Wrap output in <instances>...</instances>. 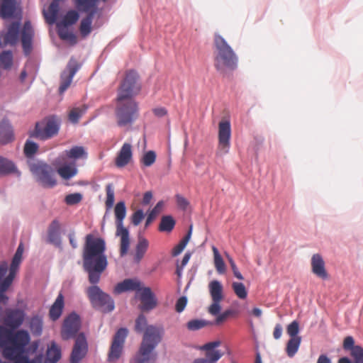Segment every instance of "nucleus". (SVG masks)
Here are the masks:
<instances>
[{
  "label": "nucleus",
  "mask_w": 363,
  "mask_h": 363,
  "mask_svg": "<svg viewBox=\"0 0 363 363\" xmlns=\"http://www.w3.org/2000/svg\"><path fill=\"white\" fill-rule=\"evenodd\" d=\"M15 139L14 130L10 121L4 118L0 121V145H6Z\"/></svg>",
  "instance_id": "17"
},
{
  "label": "nucleus",
  "mask_w": 363,
  "mask_h": 363,
  "mask_svg": "<svg viewBox=\"0 0 363 363\" xmlns=\"http://www.w3.org/2000/svg\"><path fill=\"white\" fill-rule=\"evenodd\" d=\"M13 53L11 50H4L0 54V66L6 70L11 68L13 65Z\"/></svg>",
  "instance_id": "40"
},
{
  "label": "nucleus",
  "mask_w": 363,
  "mask_h": 363,
  "mask_svg": "<svg viewBox=\"0 0 363 363\" xmlns=\"http://www.w3.org/2000/svg\"><path fill=\"white\" fill-rule=\"evenodd\" d=\"M60 121L56 116L48 118L44 122H37L34 130L29 133L30 138L45 140L57 135L60 130Z\"/></svg>",
  "instance_id": "8"
},
{
  "label": "nucleus",
  "mask_w": 363,
  "mask_h": 363,
  "mask_svg": "<svg viewBox=\"0 0 363 363\" xmlns=\"http://www.w3.org/2000/svg\"><path fill=\"white\" fill-rule=\"evenodd\" d=\"M65 156L68 158L79 160L80 158H86L87 153L82 146H74L70 150H67L64 152Z\"/></svg>",
  "instance_id": "36"
},
{
  "label": "nucleus",
  "mask_w": 363,
  "mask_h": 363,
  "mask_svg": "<svg viewBox=\"0 0 363 363\" xmlns=\"http://www.w3.org/2000/svg\"><path fill=\"white\" fill-rule=\"evenodd\" d=\"M20 26V20L13 21L9 25L7 30L4 35V45L14 46L17 44L19 40Z\"/></svg>",
  "instance_id": "19"
},
{
  "label": "nucleus",
  "mask_w": 363,
  "mask_h": 363,
  "mask_svg": "<svg viewBox=\"0 0 363 363\" xmlns=\"http://www.w3.org/2000/svg\"><path fill=\"white\" fill-rule=\"evenodd\" d=\"M79 13L75 10H70L67 12L63 20L61 22H59L58 26H64L65 27H68L74 24L79 19Z\"/></svg>",
  "instance_id": "42"
},
{
  "label": "nucleus",
  "mask_w": 363,
  "mask_h": 363,
  "mask_svg": "<svg viewBox=\"0 0 363 363\" xmlns=\"http://www.w3.org/2000/svg\"><path fill=\"white\" fill-rule=\"evenodd\" d=\"M142 286V282L136 278L125 279L115 286L113 293L121 294L123 292L132 291H135L136 293L140 290Z\"/></svg>",
  "instance_id": "18"
},
{
  "label": "nucleus",
  "mask_w": 363,
  "mask_h": 363,
  "mask_svg": "<svg viewBox=\"0 0 363 363\" xmlns=\"http://www.w3.org/2000/svg\"><path fill=\"white\" fill-rule=\"evenodd\" d=\"M135 298H138L142 304L138 306L142 311H150L157 305L155 294L149 286H142L140 290L135 293Z\"/></svg>",
  "instance_id": "12"
},
{
  "label": "nucleus",
  "mask_w": 363,
  "mask_h": 363,
  "mask_svg": "<svg viewBox=\"0 0 363 363\" xmlns=\"http://www.w3.org/2000/svg\"><path fill=\"white\" fill-rule=\"evenodd\" d=\"M186 247L184 245H183L182 242H179L172 250V255L173 257H177L179 254L182 253V252L184 250V249Z\"/></svg>",
  "instance_id": "60"
},
{
  "label": "nucleus",
  "mask_w": 363,
  "mask_h": 363,
  "mask_svg": "<svg viewBox=\"0 0 363 363\" xmlns=\"http://www.w3.org/2000/svg\"><path fill=\"white\" fill-rule=\"evenodd\" d=\"M80 316L72 312L63 321L61 329V337L63 340L76 338L81 328Z\"/></svg>",
  "instance_id": "9"
},
{
  "label": "nucleus",
  "mask_w": 363,
  "mask_h": 363,
  "mask_svg": "<svg viewBox=\"0 0 363 363\" xmlns=\"http://www.w3.org/2000/svg\"><path fill=\"white\" fill-rule=\"evenodd\" d=\"M16 0H3L0 7V16L4 19L14 17Z\"/></svg>",
  "instance_id": "25"
},
{
  "label": "nucleus",
  "mask_w": 363,
  "mask_h": 363,
  "mask_svg": "<svg viewBox=\"0 0 363 363\" xmlns=\"http://www.w3.org/2000/svg\"><path fill=\"white\" fill-rule=\"evenodd\" d=\"M138 80L137 72L129 70L118 88L115 115L119 127L132 125L139 117L138 104L133 99L140 91Z\"/></svg>",
  "instance_id": "2"
},
{
  "label": "nucleus",
  "mask_w": 363,
  "mask_h": 363,
  "mask_svg": "<svg viewBox=\"0 0 363 363\" xmlns=\"http://www.w3.org/2000/svg\"><path fill=\"white\" fill-rule=\"evenodd\" d=\"M88 106L82 104L79 107L74 108L69 114V119L72 123H77L81 117L86 112Z\"/></svg>",
  "instance_id": "41"
},
{
  "label": "nucleus",
  "mask_w": 363,
  "mask_h": 363,
  "mask_svg": "<svg viewBox=\"0 0 363 363\" xmlns=\"http://www.w3.org/2000/svg\"><path fill=\"white\" fill-rule=\"evenodd\" d=\"M86 16L83 18L80 24V33L82 36L86 37L90 34L91 31V24L94 15L96 13L94 11L86 13Z\"/></svg>",
  "instance_id": "33"
},
{
  "label": "nucleus",
  "mask_w": 363,
  "mask_h": 363,
  "mask_svg": "<svg viewBox=\"0 0 363 363\" xmlns=\"http://www.w3.org/2000/svg\"><path fill=\"white\" fill-rule=\"evenodd\" d=\"M61 349L55 341H52L48 347L45 357V363H57L61 358Z\"/></svg>",
  "instance_id": "28"
},
{
  "label": "nucleus",
  "mask_w": 363,
  "mask_h": 363,
  "mask_svg": "<svg viewBox=\"0 0 363 363\" xmlns=\"http://www.w3.org/2000/svg\"><path fill=\"white\" fill-rule=\"evenodd\" d=\"M232 288L235 295L240 299H245L247 296V291L245 286L242 282L233 281L232 283Z\"/></svg>",
  "instance_id": "47"
},
{
  "label": "nucleus",
  "mask_w": 363,
  "mask_h": 363,
  "mask_svg": "<svg viewBox=\"0 0 363 363\" xmlns=\"http://www.w3.org/2000/svg\"><path fill=\"white\" fill-rule=\"evenodd\" d=\"M68 238L69 243L73 249H76L78 247L77 242L75 238V233L74 230H71L68 234Z\"/></svg>",
  "instance_id": "61"
},
{
  "label": "nucleus",
  "mask_w": 363,
  "mask_h": 363,
  "mask_svg": "<svg viewBox=\"0 0 363 363\" xmlns=\"http://www.w3.org/2000/svg\"><path fill=\"white\" fill-rule=\"evenodd\" d=\"M149 325L145 315L143 313H140L135 321V331L138 334H143Z\"/></svg>",
  "instance_id": "43"
},
{
  "label": "nucleus",
  "mask_w": 363,
  "mask_h": 363,
  "mask_svg": "<svg viewBox=\"0 0 363 363\" xmlns=\"http://www.w3.org/2000/svg\"><path fill=\"white\" fill-rule=\"evenodd\" d=\"M88 351V343L84 333H79L75 338V342L70 356V363H80Z\"/></svg>",
  "instance_id": "14"
},
{
  "label": "nucleus",
  "mask_w": 363,
  "mask_h": 363,
  "mask_svg": "<svg viewBox=\"0 0 363 363\" xmlns=\"http://www.w3.org/2000/svg\"><path fill=\"white\" fill-rule=\"evenodd\" d=\"M156 153L153 150L146 152L142 157L140 162L145 167H150L156 160Z\"/></svg>",
  "instance_id": "50"
},
{
  "label": "nucleus",
  "mask_w": 363,
  "mask_h": 363,
  "mask_svg": "<svg viewBox=\"0 0 363 363\" xmlns=\"http://www.w3.org/2000/svg\"><path fill=\"white\" fill-rule=\"evenodd\" d=\"M39 146L38 143L34 141L27 140L24 145L23 152L27 159L28 165L30 164L33 160H39L35 158V155L38 152Z\"/></svg>",
  "instance_id": "31"
},
{
  "label": "nucleus",
  "mask_w": 363,
  "mask_h": 363,
  "mask_svg": "<svg viewBox=\"0 0 363 363\" xmlns=\"http://www.w3.org/2000/svg\"><path fill=\"white\" fill-rule=\"evenodd\" d=\"M25 317L26 313L23 309L10 308L6 310L4 322L6 327L15 330L23 324Z\"/></svg>",
  "instance_id": "15"
},
{
  "label": "nucleus",
  "mask_w": 363,
  "mask_h": 363,
  "mask_svg": "<svg viewBox=\"0 0 363 363\" xmlns=\"http://www.w3.org/2000/svg\"><path fill=\"white\" fill-rule=\"evenodd\" d=\"M132 157V146L130 143H125L122 145L115 159V164L119 168L124 167L130 162Z\"/></svg>",
  "instance_id": "23"
},
{
  "label": "nucleus",
  "mask_w": 363,
  "mask_h": 363,
  "mask_svg": "<svg viewBox=\"0 0 363 363\" xmlns=\"http://www.w3.org/2000/svg\"><path fill=\"white\" fill-rule=\"evenodd\" d=\"M215 67L219 72L225 68L235 70L238 67V57L227 41L220 35H215Z\"/></svg>",
  "instance_id": "5"
},
{
  "label": "nucleus",
  "mask_w": 363,
  "mask_h": 363,
  "mask_svg": "<svg viewBox=\"0 0 363 363\" xmlns=\"http://www.w3.org/2000/svg\"><path fill=\"white\" fill-rule=\"evenodd\" d=\"M6 272V263H0V303H1L3 304H7L9 301V297L4 294V292L9 289L13 281V279L10 277L3 279Z\"/></svg>",
  "instance_id": "20"
},
{
  "label": "nucleus",
  "mask_w": 363,
  "mask_h": 363,
  "mask_svg": "<svg viewBox=\"0 0 363 363\" xmlns=\"http://www.w3.org/2000/svg\"><path fill=\"white\" fill-rule=\"evenodd\" d=\"M187 297L186 296H181L176 302L175 310L177 313H182L186 308L187 304Z\"/></svg>",
  "instance_id": "56"
},
{
  "label": "nucleus",
  "mask_w": 363,
  "mask_h": 363,
  "mask_svg": "<svg viewBox=\"0 0 363 363\" xmlns=\"http://www.w3.org/2000/svg\"><path fill=\"white\" fill-rule=\"evenodd\" d=\"M128 334V330L126 328H121L115 333L108 353L110 362L116 361L120 358Z\"/></svg>",
  "instance_id": "10"
},
{
  "label": "nucleus",
  "mask_w": 363,
  "mask_h": 363,
  "mask_svg": "<svg viewBox=\"0 0 363 363\" xmlns=\"http://www.w3.org/2000/svg\"><path fill=\"white\" fill-rule=\"evenodd\" d=\"M283 328L280 323L276 324L273 332V336L275 340H279L282 335Z\"/></svg>",
  "instance_id": "59"
},
{
  "label": "nucleus",
  "mask_w": 363,
  "mask_h": 363,
  "mask_svg": "<svg viewBox=\"0 0 363 363\" xmlns=\"http://www.w3.org/2000/svg\"><path fill=\"white\" fill-rule=\"evenodd\" d=\"M58 174L65 179H69L77 173V169L73 165L64 164L57 169Z\"/></svg>",
  "instance_id": "38"
},
{
  "label": "nucleus",
  "mask_w": 363,
  "mask_h": 363,
  "mask_svg": "<svg viewBox=\"0 0 363 363\" xmlns=\"http://www.w3.org/2000/svg\"><path fill=\"white\" fill-rule=\"evenodd\" d=\"M317 363H332V361L326 354H320L318 358Z\"/></svg>",
  "instance_id": "64"
},
{
  "label": "nucleus",
  "mask_w": 363,
  "mask_h": 363,
  "mask_svg": "<svg viewBox=\"0 0 363 363\" xmlns=\"http://www.w3.org/2000/svg\"><path fill=\"white\" fill-rule=\"evenodd\" d=\"M212 325V321H208L204 319H192L187 322L186 328L189 331H196L206 326Z\"/></svg>",
  "instance_id": "39"
},
{
  "label": "nucleus",
  "mask_w": 363,
  "mask_h": 363,
  "mask_svg": "<svg viewBox=\"0 0 363 363\" xmlns=\"http://www.w3.org/2000/svg\"><path fill=\"white\" fill-rule=\"evenodd\" d=\"M213 303L208 308V313L212 315H217L220 313L221 310V306L220 303L221 300H212Z\"/></svg>",
  "instance_id": "55"
},
{
  "label": "nucleus",
  "mask_w": 363,
  "mask_h": 363,
  "mask_svg": "<svg viewBox=\"0 0 363 363\" xmlns=\"http://www.w3.org/2000/svg\"><path fill=\"white\" fill-rule=\"evenodd\" d=\"M23 252V244L21 242L18 248L13 255V257L12 259L11 266H10V271L9 274L6 277H10L11 279H13L14 275L17 269H18L19 264L21 262L22 256Z\"/></svg>",
  "instance_id": "27"
},
{
  "label": "nucleus",
  "mask_w": 363,
  "mask_h": 363,
  "mask_svg": "<svg viewBox=\"0 0 363 363\" xmlns=\"http://www.w3.org/2000/svg\"><path fill=\"white\" fill-rule=\"evenodd\" d=\"M164 333L162 326L150 325L143 333L139 349L133 359L134 363H155L157 358L155 349L162 340Z\"/></svg>",
  "instance_id": "3"
},
{
  "label": "nucleus",
  "mask_w": 363,
  "mask_h": 363,
  "mask_svg": "<svg viewBox=\"0 0 363 363\" xmlns=\"http://www.w3.org/2000/svg\"><path fill=\"white\" fill-rule=\"evenodd\" d=\"M57 26L58 35L62 40H67L72 45L77 43L76 35L72 32L69 31L67 27L58 26V24H57Z\"/></svg>",
  "instance_id": "37"
},
{
  "label": "nucleus",
  "mask_w": 363,
  "mask_h": 363,
  "mask_svg": "<svg viewBox=\"0 0 363 363\" xmlns=\"http://www.w3.org/2000/svg\"><path fill=\"white\" fill-rule=\"evenodd\" d=\"M163 201H160L157 203L155 206L150 211L145 220V226L147 228L152 220L155 218L157 215L160 213L162 207L163 206Z\"/></svg>",
  "instance_id": "48"
},
{
  "label": "nucleus",
  "mask_w": 363,
  "mask_h": 363,
  "mask_svg": "<svg viewBox=\"0 0 363 363\" xmlns=\"http://www.w3.org/2000/svg\"><path fill=\"white\" fill-rule=\"evenodd\" d=\"M213 251L214 254V262L216 270L219 274H223L225 272V265L224 261L216 247H213Z\"/></svg>",
  "instance_id": "46"
},
{
  "label": "nucleus",
  "mask_w": 363,
  "mask_h": 363,
  "mask_svg": "<svg viewBox=\"0 0 363 363\" xmlns=\"http://www.w3.org/2000/svg\"><path fill=\"white\" fill-rule=\"evenodd\" d=\"M145 214L142 209H138L131 217V223L133 225L138 226L144 218Z\"/></svg>",
  "instance_id": "54"
},
{
  "label": "nucleus",
  "mask_w": 363,
  "mask_h": 363,
  "mask_svg": "<svg viewBox=\"0 0 363 363\" xmlns=\"http://www.w3.org/2000/svg\"><path fill=\"white\" fill-rule=\"evenodd\" d=\"M81 65L74 58L71 57L66 68L62 71L60 75L61 83L59 87V93L63 94L71 84L73 77L79 71Z\"/></svg>",
  "instance_id": "11"
},
{
  "label": "nucleus",
  "mask_w": 363,
  "mask_h": 363,
  "mask_svg": "<svg viewBox=\"0 0 363 363\" xmlns=\"http://www.w3.org/2000/svg\"><path fill=\"white\" fill-rule=\"evenodd\" d=\"M301 338H290L286 344V353L289 357H293L298 352Z\"/></svg>",
  "instance_id": "44"
},
{
  "label": "nucleus",
  "mask_w": 363,
  "mask_h": 363,
  "mask_svg": "<svg viewBox=\"0 0 363 363\" xmlns=\"http://www.w3.org/2000/svg\"><path fill=\"white\" fill-rule=\"evenodd\" d=\"M175 224L176 221L172 216H163L159 225V230L160 232L170 233L174 229Z\"/></svg>",
  "instance_id": "35"
},
{
  "label": "nucleus",
  "mask_w": 363,
  "mask_h": 363,
  "mask_svg": "<svg viewBox=\"0 0 363 363\" xmlns=\"http://www.w3.org/2000/svg\"><path fill=\"white\" fill-rule=\"evenodd\" d=\"M231 136V125L229 121H222L218 124L219 153L225 155L230 150Z\"/></svg>",
  "instance_id": "13"
},
{
  "label": "nucleus",
  "mask_w": 363,
  "mask_h": 363,
  "mask_svg": "<svg viewBox=\"0 0 363 363\" xmlns=\"http://www.w3.org/2000/svg\"><path fill=\"white\" fill-rule=\"evenodd\" d=\"M313 273L323 280L328 279V274L325 267V262L320 254H314L311 258Z\"/></svg>",
  "instance_id": "22"
},
{
  "label": "nucleus",
  "mask_w": 363,
  "mask_h": 363,
  "mask_svg": "<svg viewBox=\"0 0 363 363\" xmlns=\"http://www.w3.org/2000/svg\"><path fill=\"white\" fill-rule=\"evenodd\" d=\"M82 200V194L80 193H74L68 194L65 198V201L67 205H75Z\"/></svg>",
  "instance_id": "53"
},
{
  "label": "nucleus",
  "mask_w": 363,
  "mask_h": 363,
  "mask_svg": "<svg viewBox=\"0 0 363 363\" xmlns=\"http://www.w3.org/2000/svg\"><path fill=\"white\" fill-rule=\"evenodd\" d=\"M153 113L156 116L162 118L167 115V111L164 107H158L153 109Z\"/></svg>",
  "instance_id": "62"
},
{
  "label": "nucleus",
  "mask_w": 363,
  "mask_h": 363,
  "mask_svg": "<svg viewBox=\"0 0 363 363\" xmlns=\"http://www.w3.org/2000/svg\"><path fill=\"white\" fill-rule=\"evenodd\" d=\"M39 340H35L32 342L28 347L25 346V354L28 355V354H33L36 352L39 347Z\"/></svg>",
  "instance_id": "57"
},
{
  "label": "nucleus",
  "mask_w": 363,
  "mask_h": 363,
  "mask_svg": "<svg viewBox=\"0 0 363 363\" xmlns=\"http://www.w3.org/2000/svg\"><path fill=\"white\" fill-rule=\"evenodd\" d=\"M209 293L212 300H222L223 299V286L218 280H213L209 283L208 285Z\"/></svg>",
  "instance_id": "34"
},
{
  "label": "nucleus",
  "mask_w": 363,
  "mask_h": 363,
  "mask_svg": "<svg viewBox=\"0 0 363 363\" xmlns=\"http://www.w3.org/2000/svg\"><path fill=\"white\" fill-rule=\"evenodd\" d=\"M58 9H59L58 1H56L55 0H54L50 6V10L52 15V17L50 18V23H54V21L55 20V17L58 13Z\"/></svg>",
  "instance_id": "58"
},
{
  "label": "nucleus",
  "mask_w": 363,
  "mask_h": 363,
  "mask_svg": "<svg viewBox=\"0 0 363 363\" xmlns=\"http://www.w3.org/2000/svg\"><path fill=\"white\" fill-rule=\"evenodd\" d=\"M106 248L104 238L88 234L85 237L82 258L83 269L88 274L89 281L92 284L86 289L92 307L104 313H110L115 308L114 300L97 286L102 272L108 265Z\"/></svg>",
  "instance_id": "1"
},
{
  "label": "nucleus",
  "mask_w": 363,
  "mask_h": 363,
  "mask_svg": "<svg viewBox=\"0 0 363 363\" xmlns=\"http://www.w3.org/2000/svg\"><path fill=\"white\" fill-rule=\"evenodd\" d=\"M33 36L34 30L31 23L29 21H25L23 27L21 43L23 53L26 56L29 55L32 51Z\"/></svg>",
  "instance_id": "16"
},
{
  "label": "nucleus",
  "mask_w": 363,
  "mask_h": 363,
  "mask_svg": "<svg viewBox=\"0 0 363 363\" xmlns=\"http://www.w3.org/2000/svg\"><path fill=\"white\" fill-rule=\"evenodd\" d=\"M43 328V318L39 315H33L29 320V329L33 335L39 337L42 335Z\"/></svg>",
  "instance_id": "32"
},
{
  "label": "nucleus",
  "mask_w": 363,
  "mask_h": 363,
  "mask_svg": "<svg viewBox=\"0 0 363 363\" xmlns=\"http://www.w3.org/2000/svg\"><path fill=\"white\" fill-rule=\"evenodd\" d=\"M176 198H177V203L181 207L185 208L189 205L188 201L184 196H181L179 194H177L176 196Z\"/></svg>",
  "instance_id": "63"
},
{
  "label": "nucleus",
  "mask_w": 363,
  "mask_h": 363,
  "mask_svg": "<svg viewBox=\"0 0 363 363\" xmlns=\"http://www.w3.org/2000/svg\"><path fill=\"white\" fill-rule=\"evenodd\" d=\"M286 332L291 338H301L298 335L299 332V324L297 320H294L287 326Z\"/></svg>",
  "instance_id": "51"
},
{
  "label": "nucleus",
  "mask_w": 363,
  "mask_h": 363,
  "mask_svg": "<svg viewBox=\"0 0 363 363\" xmlns=\"http://www.w3.org/2000/svg\"><path fill=\"white\" fill-rule=\"evenodd\" d=\"M99 0H75V6L81 13L97 12V3Z\"/></svg>",
  "instance_id": "30"
},
{
  "label": "nucleus",
  "mask_w": 363,
  "mask_h": 363,
  "mask_svg": "<svg viewBox=\"0 0 363 363\" xmlns=\"http://www.w3.org/2000/svg\"><path fill=\"white\" fill-rule=\"evenodd\" d=\"M8 359L14 362V363H37L34 360H30L28 356L25 354V347L22 348L19 352L10 357Z\"/></svg>",
  "instance_id": "45"
},
{
  "label": "nucleus",
  "mask_w": 363,
  "mask_h": 363,
  "mask_svg": "<svg viewBox=\"0 0 363 363\" xmlns=\"http://www.w3.org/2000/svg\"><path fill=\"white\" fill-rule=\"evenodd\" d=\"M30 340V335L27 330L14 332L10 328L0 325V347L3 349V356L6 359L19 352L28 345Z\"/></svg>",
  "instance_id": "4"
},
{
  "label": "nucleus",
  "mask_w": 363,
  "mask_h": 363,
  "mask_svg": "<svg viewBox=\"0 0 363 363\" xmlns=\"http://www.w3.org/2000/svg\"><path fill=\"white\" fill-rule=\"evenodd\" d=\"M106 206L107 210H110L114 203L115 196H114V189L113 186L111 183H108L106 186Z\"/></svg>",
  "instance_id": "49"
},
{
  "label": "nucleus",
  "mask_w": 363,
  "mask_h": 363,
  "mask_svg": "<svg viewBox=\"0 0 363 363\" xmlns=\"http://www.w3.org/2000/svg\"><path fill=\"white\" fill-rule=\"evenodd\" d=\"M48 242L57 247H62L60 223L57 219H54L49 225L48 229Z\"/></svg>",
  "instance_id": "21"
},
{
  "label": "nucleus",
  "mask_w": 363,
  "mask_h": 363,
  "mask_svg": "<svg viewBox=\"0 0 363 363\" xmlns=\"http://www.w3.org/2000/svg\"><path fill=\"white\" fill-rule=\"evenodd\" d=\"M35 181L44 188H53L57 184L54 169L44 160H33L28 164Z\"/></svg>",
  "instance_id": "6"
},
{
  "label": "nucleus",
  "mask_w": 363,
  "mask_h": 363,
  "mask_svg": "<svg viewBox=\"0 0 363 363\" xmlns=\"http://www.w3.org/2000/svg\"><path fill=\"white\" fill-rule=\"evenodd\" d=\"M12 173L16 174L18 177H20L21 174L12 161L0 156V176H5Z\"/></svg>",
  "instance_id": "24"
},
{
  "label": "nucleus",
  "mask_w": 363,
  "mask_h": 363,
  "mask_svg": "<svg viewBox=\"0 0 363 363\" xmlns=\"http://www.w3.org/2000/svg\"><path fill=\"white\" fill-rule=\"evenodd\" d=\"M126 206L125 201L118 202L114 208L116 216V235L121 238L120 255L125 256L130 247V233L128 228L123 225V220L126 216Z\"/></svg>",
  "instance_id": "7"
},
{
  "label": "nucleus",
  "mask_w": 363,
  "mask_h": 363,
  "mask_svg": "<svg viewBox=\"0 0 363 363\" xmlns=\"http://www.w3.org/2000/svg\"><path fill=\"white\" fill-rule=\"evenodd\" d=\"M149 247L148 240L141 236H138V240L135 246V252L134 255V262L136 263H139L140 260L143 259L144 255H145Z\"/></svg>",
  "instance_id": "26"
},
{
  "label": "nucleus",
  "mask_w": 363,
  "mask_h": 363,
  "mask_svg": "<svg viewBox=\"0 0 363 363\" xmlns=\"http://www.w3.org/2000/svg\"><path fill=\"white\" fill-rule=\"evenodd\" d=\"M64 308V297L62 294H60L56 298L54 303L50 309V318L52 320H57L62 315Z\"/></svg>",
  "instance_id": "29"
},
{
  "label": "nucleus",
  "mask_w": 363,
  "mask_h": 363,
  "mask_svg": "<svg viewBox=\"0 0 363 363\" xmlns=\"http://www.w3.org/2000/svg\"><path fill=\"white\" fill-rule=\"evenodd\" d=\"M223 355V353L218 350L206 352V360L211 363H216Z\"/></svg>",
  "instance_id": "52"
}]
</instances>
